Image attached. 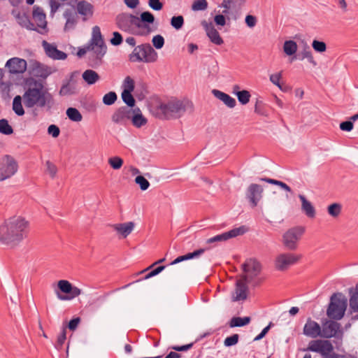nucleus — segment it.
Wrapping results in <instances>:
<instances>
[{
	"instance_id": "2f4dec72",
	"label": "nucleus",
	"mask_w": 358,
	"mask_h": 358,
	"mask_svg": "<svg viewBox=\"0 0 358 358\" xmlns=\"http://www.w3.org/2000/svg\"><path fill=\"white\" fill-rule=\"evenodd\" d=\"M206 250V248H200V249L196 250L192 252H189L185 255L179 256L171 263V265H174V264H178L182 261L189 260V259H192L194 258H198L201 255H203Z\"/></svg>"
},
{
	"instance_id": "6e6d98bb",
	"label": "nucleus",
	"mask_w": 358,
	"mask_h": 358,
	"mask_svg": "<svg viewBox=\"0 0 358 358\" xmlns=\"http://www.w3.org/2000/svg\"><path fill=\"white\" fill-rule=\"evenodd\" d=\"M46 165V172L50 175L52 178H54L56 176L57 173V166L50 161H47L45 163Z\"/></svg>"
},
{
	"instance_id": "c9c22d12",
	"label": "nucleus",
	"mask_w": 358,
	"mask_h": 358,
	"mask_svg": "<svg viewBox=\"0 0 358 358\" xmlns=\"http://www.w3.org/2000/svg\"><path fill=\"white\" fill-rule=\"evenodd\" d=\"M284 52L289 56L294 55L297 51V44L295 41H286L283 45Z\"/></svg>"
},
{
	"instance_id": "aec40b11",
	"label": "nucleus",
	"mask_w": 358,
	"mask_h": 358,
	"mask_svg": "<svg viewBox=\"0 0 358 358\" xmlns=\"http://www.w3.org/2000/svg\"><path fill=\"white\" fill-rule=\"evenodd\" d=\"M27 66L26 60L19 57L9 59L6 63V67L11 74L23 73L27 70Z\"/></svg>"
},
{
	"instance_id": "4468645a",
	"label": "nucleus",
	"mask_w": 358,
	"mask_h": 358,
	"mask_svg": "<svg viewBox=\"0 0 358 358\" xmlns=\"http://www.w3.org/2000/svg\"><path fill=\"white\" fill-rule=\"evenodd\" d=\"M341 324L333 320H327L321 326V337L324 338H341Z\"/></svg>"
},
{
	"instance_id": "423d86ee",
	"label": "nucleus",
	"mask_w": 358,
	"mask_h": 358,
	"mask_svg": "<svg viewBox=\"0 0 358 358\" xmlns=\"http://www.w3.org/2000/svg\"><path fill=\"white\" fill-rule=\"evenodd\" d=\"M347 308V299L341 293L334 294L327 310V316L336 320H341Z\"/></svg>"
},
{
	"instance_id": "052dcab7",
	"label": "nucleus",
	"mask_w": 358,
	"mask_h": 358,
	"mask_svg": "<svg viewBox=\"0 0 358 358\" xmlns=\"http://www.w3.org/2000/svg\"><path fill=\"white\" fill-rule=\"evenodd\" d=\"M282 78V73H278L271 74L270 76V81L275 85L278 86L280 89H282L281 85L280 83V80Z\"/></svg>"
},
{
	"instance_id": "e433bc0d",
	"label": "nucleus",
	"mask_w": 358,
	"mask_h": 358,
	"mask_svg": "<svg viewBox=\"0 0 358 358\" xmlns=\"http://www.w3.org/2000/svg\"><path fill=\"white\" fill-rule=\"evenodd\" d=\"M299 59L303 60L307 59L308 61L314 66L317 65V62L314 59L312 52L308 46H306L299 54Z\"/></svg>"
},
{
	"instance_id": "6ab92c4d",
	"label": "nucleus",
	"mask_w": 358,
	"mask_h": 358,
	"mask_svg": "<svg viewBox=\"0 0 358 358\" xmlns=\"http://www.w3.org/2000/svg\"><path fill=\"white\" fill-rule=\"evenodd\" d=\"M32 17L35 22L37 29L43 31V34L47 32V20L46 15L43 9L39 6H34L33 7Z\"/></svg>"
},
{
	"instance_id": "09e8293b",
	"label": "nucleus",
	"mask_w": 358,
	"mask_h": 358,
	"mask_svg": "<svg viewBox=\"0 0 358 358\" xmlns=\"http://www.w3.org/2000/svg\"><path fill=\"white\" fill-rule=\"evenodd\" d=\"M207 8L208 2L206 0H195L192 5V9L194 11L205 10Z\"/></svg>"
},
{
	"instance_id": "58836bf2",
	"label": "nucleus",
	"mask_w": 358,
	"mask_h": 358,
	"mask_svg": "<svg viewBox=\"0 0 358 358\" xmlns=\"http://www.w3.org/2000/svg\"><path fill=\"white\" fill-rule=\"evenodd\" d=\"M66 115L67 117L73 122H80L83 120V116L80 111L76 108H69L66 110Z\"/></svg>"
},
{
	"instance_id": "5fc2aeb1",
	"label": "nucleus",
	"mask_w": 358,
	"mask_h": 358,
	"mask_svg": "<svg viewBox=\"0 0 358 358\" xmlns=\"http://www.w3.org/2000/svg\"><path fill=\"white\" fill-rule=\"evenodd\" d=\"M313 48L318 52H324L327 50V45L324 42L314 40L312 43Z\"/></svg>"
},
{
	"instance_id": "bf43d9fd",
	"label": "nucleus",
	"mask_w": 358,
	"mask_h": 358,
	"mask_svg": "<svg viewBox=\"0 0 358 358\" xmlns=\"http://www.w3.org/2000/svg\"><path fill=\"white\" fill-rule=\"evenodd\" d=\"M66 329L65 328H63L61 334L58 336L57 337V343H56V345L55 347L57 348H62L63 344L64 343L65 341H66Z\"/></svg>"
},
{
	"instance_id": "f8f14e48",
	"label": "nucleus",
	"mask_w": 358,
	"mask_h": 358,
	"mask_svg": "<svg viewBox=\"0 0 358 358\" xmlns=\"http://www.w3.org/2000/svg\"><path fill=\"white\" fill-rule=\"evenodd\" d=\"M17 164L13 157L6 155L0 162V181L13 176L17 171Z\"/></svg>"
},
{
	"instance_id": "0eeeda50",
	"label": "nucleus",
	"mask_w": 358,
	"mask_h": 358,
	"mask_svg": "<svg viewBox=\"0 0 358 358\" xmlns=\"http://www.w3.org/2000/svg\"><path fill=\"white\" fill-rule=\"evenodd\" d=\"M90 48H92V57H95L96 60H101L106 52V46L98 26H95L92 29Z\"/></svg>"
},
{
	"instance_id": "ddd939ff",
	"label": "nucleus",
	"mask_w": 358,
	"mask_h": 358,
	"mask_svg": "<svg viewBox=\"0 0 358 358\" xmlns=\"http://www.w3.org/2000/svg\"><path fill=\"white\" fill-rule=\"evenodd\" d=\"M57 287L62 292L69 294H58L57 296L60 300H71L78 296L82 293V290L80 288L73 286L72 284L66 280H59L57 282Z\"/></svg>"
},
{
	"instance_id": "b1692460",
	"label": "nucleus",
	"mask_w": 358,
	"mask_h": 358,
	"mask_svg": "<svg viewBox=\"0 0 358 358\" xmlns=\"http://www.w3.org/2000/svg\"><path fill=\"white\" fill-rule=\"evenodd\" d=\"M201 25L212 43L217 45H220L224 43V41L220 36L218 31L215 28L212 22H208L206 20H203L201 22Z\"/></svg>"
},
{
	"instance_id": "de8ad7c7",
	"label": "nucleus",
	"mask_w": 358,
	"mask_h": 358,
	"mask_svg": "<svg viewBox=\"0 0 358 358\" xmlns=\"http://www.w3.org/2000/svg\"><path fill=\"white\" fill-rule=\"evenodd\" d=\"M122 87L123 92H132L135 87L134 80L130 76H127L124 80Z\"/></svg>"
},
{
	"instance_id": "79ce46f5",
	"label": "nucleus",
	"mask_w": 358,
	"mask_h": 358,
	"mask_svg": "<svg viewBox=\"0 0 358 358\" xmlns=\"http://www.w3.org/2000/svg\"><path fill=\"white\" fill-rule=\"evenodd\" d=\"M76 93V87L70 83L63 85L59 90V95L62 96L72 95Z\"/></svg>"
},
{
	"instance_id": "7ed1b4c3",
	"label": "nucleus",
	"mask_w": 358,
	"mask_h": 358,
	"mask_svg": "<svg viewBox=\"0 0 358 358\" xmlns=\"http://www.w3.org/2000/svg\"><path fill=\"white\" fill-rule=\"evenodd\" d=\"M23 101L26 108H31L34 106L47 108L50 110L53 105V97L42 84L36 85L34 87H29L23 96Z\"/></svg>"
},
{
	"instance_id": "0e129e2a",
	"label": "nucleus",
	"mask_w": 358,
	"mask_h": 358,
	"mask_svg": "<svg viewBox=\"0 0 358 358\" xmlns=\"http://www.w3.org/2000/svg\"><path fill=\"white\" fill-rule=\"evenodd\" d=\"M148 5L152 9L155 10H160L163 8V4L160 2L159 0H149Z\"/></svg>"
},
{
	"instance_id": "6e6552de",
	"label": "nucleus",
	"mask_w": 358,
	"mask_h": 358,
	"mask_svg": "<svg viewBox=\"0 0 358 358\" xmlns=\"http://www.w3.org/2000/svg\"><path fill=\"white\" fill-rule=\"evenodd\" d=\"M304 233V228L296 227L287 230L282 236V243L289 250H296L298 242Z\"/></svg>"
},
{
	"instance_id": "4be33fe9",
	"label": "nucleus",
	"mask_w": 358,
	"mask_h": 358,
	"mask_svg": "<svg viewBox=\"0 0 358 358\" xmlns=\"http://www.w3.org/2000/svg\"><path fill=\"white\" fill-rule=\"evenodd\" d=\"M76 13L82 16L83 21L85 22L92 17L94 13V6L87 1H79L76 3Z\"/></svg>"
},
{
	"instance_id": "72a5a7b5",
	"label": "nucleus",
	"mask_w": 358,
	"mask_h": 358,
	"mask_svg": "<svg viewBox=\"0 0 358 358\" xmlns=\"http://www.w3.org/2000/svg\"><path fill=\"white\" fill-rule=\"evenodd\" d=\"M22 99H23L22 96L17 95L14 97L13 101V110L18 116H22L24 115V110L22 104Z\"/></svg>"
},
{
	"instance_id": "f03ea898",
	"label": "nucleus",
	"mask_w": 358,
	"mask_h": 358,
	"mask_svg": "<svg viewBox=\"0 0 358 358\" xmlns=\"http://www.w3.org/2000/svg\"><path fill=\"white\" fill-rule=\"evenodd\" d=\"M155 22L154 15L149 12H143L140 17L129 13H121L116 17L117 27L124 31L137 36H148L154 30L150 24Z\"/></svg>"
},
{
	"instance_id": "1a4fd4ad",
	"label": "nucleus",
	"mask_w": 358,
	"mask_h": 358,
	"mask_svg": "<svg viewBox=\"0 0 358 358\" xmlns=\"http://www.w3.org/2000/svg\"><path fill=\"white\" fill-rule=\"evenodd\" d=\"M301 258V255L291 252L280 253L275 257V267L278 271H284L290 266L296 264Z\"/></svg>"
},
{
	"instance_id": "39448f33",
	"label": "nucleus",
	"mask_w": 358,
	"mask_h": 358,
	"mask_svg": "<svg viewBox=\"0 0 358 358\" xmlns=\"http://www.w3.org/2000/svg\"><path fill=\"white\" fill-rule=\"evenodd\" d=\"M157 58V52L149 43L135 47L129 56L130 61L133 62L152 63L156 62Z\"/></svg>"
},
{
	"instance_id": "8fccbe9b",
	"label": "nucleus",
	"mask_w": 358,
	"mask_h": 358,
	"mask_svg": "<svg viewBox=\"0 0 358 358\" xmlns=\"http://www.w3.org/2000/svg\"><path fill=\"white\" fill-rule=\"evenodd\" d=\"M132 92H122V99L123 101L129 106L133 107L135 105V99L133 97Z\"/></svg>"
},
{
	"instance_id": "a19ab883",
	"label": "nucleus",
	"mask_w": 358,
	"mask_h": 358,
	"mask_svg": "<svg viewBox=\"0 0 358 358\" xmlns=\"http://www.w3.org/2000/svg\"><path fill=\"white\" fill-rule=\"evenodd\" d=\"M0 133L4 135H10L13 133V129L6 119L0 120Z\"/></svg>"
},
{
	"instance_id": "49530a36",
	"label": "nucleus",
	"mask_w": 358,
	"mask_h": 358,
	"mask_svg": "<svg viewBox=\"0 0 358 358\" xmlns=\"http://www.w3.org/2000/svg\"><path fill=\"white\" fill-rule=\"evenodd\" d=\"M357 289L350 298V307L353 312H358V286H357Z\"/></svg>"
},
{
	"instance_id": "7c9ffc66",
	"label": "nucleus",
	"mask_w": 358,
	"mask_h": 358,
	"mask_svg": "<svg viewBox=\"0 0 358 358\" xmlns=\"http://www.w3.org/2000/svg\"><path fill=\"white\" fill-rule=\"evenodd\" d=\"M299 198L301 201V210L308 217L313 218L315 216V209L312 203L306 199L305 196L299 195Z\"/></svg>"
},
{
	"instance_id": "864d4df0",
	"label": "nucleus",
	"mask_w": 358,
	"mask_h": 358,
	"mask_svg": "<svg viewBox=\"0 0 358 358\" xmlns=\"http://www.w3.org/2000/svg\"><path fill=\"white\" fill-rule=\"evenodd\" d=\"M135 182L140 186L141 189L143 191L148 189L150 186L148 180L142 176H138L135 178Z\"/></svg>"
},
{
	"instance_id": "20e7f679",
	"label": "nucleus",
	"mask_w": 358,
	"mask_h": 358,
	"mask_svg": "<svg viewBox=\"0 0 358 358\" xmlns=\"http://www.w3.org/2000/svg\"><path fill=\"white\" fill-rule=\"evenodd\" d=\"M188 104L187 101L174 99L166 103H162L157 110L166 119L178 118L185 114Z\"/></svg>"
},
{
	"instance_id": "603ef678",
	"label": "nucleus",
	"mask_w": 358,
	"mask_h": 358,
	"mask_svg": "<svg viewBox=\"0 0 358 358\" xmlns=\"http://www.w3.org/2000/svg\"><path fill=\"white\" fill-rule=\"evenodd\" d=\"M117 98V96L115 92H110L103 96V102L104 104L110 106L115 102Z\"/></svg>"
},
{
	"instance_id": "f704fd0d",
	"label": "nucleus",
	"mask_w": 358,
	"mask_h": 358,
	"mask_svg": "<svg viewBox=\"0 0 358 358\" xmlns=\"http://www.w3.org/2000/svg\"><path fill=\"white\" fill-rule=\"evenodd\" d=\"M250 322V317H234L231 319L229 322V327H243L245 325H247Z\"/></svg>"
},
{
	"instance_id": "f3484780",
	"label": "nucleus",
	"mask_w": 358,
	"mask_h": 358,
	"mask_svg": "<svg viewBox=\"0 0 358 358\" xmlns=\"http://www.w3.org/2000/svg\"><path fill=\"white\" fill-rule=\"evenodd\" d=\"M242 268L244 274L241 276H247V280L251 281L260 273L261 265L256 259H249L243 264Z\"/></svg>"
},
{
	"instance_id": "bb28decb",
	"label": "nucleus",
	"mask_w": 358,
	"mask_h": 358,
	"mask_svg": "<svg viewBox=\"0 0 358 358\" xmlns=\"http://www.w3.org/2000/svg\"><path fill=\"white\" fill-rule=\"evenodd\" d=\"M63 15L66 19L65 31L73 29L78 23V17L77 13L71 9H66Z\"/></svg>"
},
{
	"instance_id": "c85d7f7f",
	"label": "nucleus",
	"mask_w": 358,
	"mask_h": 358,
	"mask_svg": "<svg viewBox=\"0 0 358 358\" xmlns=\"http://www.w3.org/2000/svg\"><path fill=\"white\" fill-rule=\"evenodd\" d=\"M212 94L219 100L222 101L227 107L233 108L236 105L235 99L230 96L229 94L220 91L218 90H213Z\"/></svg>"
},
{
	"instance_id": "3c124183",
	"label": "nucleus",
	"mask_w": 358,
	"mask_h": 358,
	"mask_svg": "<svg viewBox=\"0 0 358 358\" xmlns=\"http://www.w3.org/2000/svg\"><path fill=\"white\" fill-rule=\"evenodd\" d=\"M171 24L176 29H180L184 24V18L182 15L173 16L171 20Z\"/></svg>"
},
{
	"instance_id": "680f3d73",
	"label": "nucleus",
	"mask_w": 358,
	"mask_h": 358,
	"mask_svg": "<svg viewBox=\"0 0 358 358\" xmlns=\"http://www.w3.org/2000/svg\"><path fill=\"white\" fill-rule=\"evenodd\" d=\"M110 43L113 45H120L122 43V37L121 34L117 31L113 32V38L110 39Z\"/></svg>"
},
{
	"instance_id": "dca6fc26",
	"label": "nucleus",
	"mask_w": 358,
	"mask_h": 358,
	"mask_svg": "<svg viewBox=\"0 0 358 358\" xmlns=\"http://www.w3.org/2000/svg\"><path fill=\"white\" fill-rule=\"evenodd\" d=\"M246 231L244 226L234 228L229 231L224 232L221 234L216 235L206 240V243L212 244L217 242L226 241L230 238H235L238 236L243 235Z\"/></svg>"
},
{
	"instance_id": "13d9d810",
	"label": "nucleus",
	"mask_w": 358,
	"mask_h": 358,
	"mask_svg": "<svg viewBox=\"0 0 358 358\" xmlns=\"http://www.w3.org/2000/svg\"><path fill=\"white\" fill-rule=\"evenodd\" d=\"M238 334H233L231 336L227 337L224 341L225 346L229 347L236 345L238 341Z\"/></svg>"
},
{
	"instance_id": "2eb2a0df",
	"label": "nucleus",
	"mask_w": 358,
	"mask_h": 358,
	"mask_svg": "<svg viewBox=\"0 0 358 358\" xmlns=\"http://www.w3.org/2000/svg\"><path fill=\"white\" fill-rule=\"evenodd\" d=\"M12 14L15 17L17 24L21 27L27 30L36 31L40 34H43V31L37 29L35 24L31 21L29 14L25 11L13 10L12 11Z\"/></svg>"
},
{
	"instance_id": "ea45409f",
	"label": "nucleus",
	"mask_w": 358,
	"mask_h": 358,
	"mask_svg": "<svg viewBox=\"0 0 358 358\" xmlns=\"http://www.w3.org/2000/svg\"><path fill=\"white\" fill-rule=\"evenodd\" d=\"M259 180L265 181L269 184L278 185V186L280 187L282 189H283L284 190L289 192H290L292 191L291 188L286 183H285L282 181H280V180H277L275 179L268 178H259Z\"/></svg>"
},
{
	"instance_id": "774afa93",
	"label": "nucleus",
	"mask_w": 358,
	"mask_h": 358,
	"mask_svg": "<svg viewBox=\"0 0 358 358\" xmlns=\"http://www.w3.org/2000/svg\"><path fill=\"white\" fill-rule=\"evenodd\" d=\"M245 23L250 28H252L257 24V17L254 15H248L245 17Z\"/></svg>"
},
{
	"instance_id": "338daca9",
	"label": "nucleus",
	"mask_w": 358,
	"mask_h": 358,
	"mask_svg": "<svg viewBox=\"0 0 358 358\" xmlns=\"http://www.w3.org/2000/svg\"><path fill=\"white\" fill-rule=\"evenodd\" d=\"M353 126L352 121H345L340 124V129L343 131H350L352 130Z\"/></svg>"
},
{
	"instance_id": "9d476101",
	"label": "nucleus",
	"mask_w": 358,
	"mask_h": 358,
	"mask_svg": "<svg viewBox=\"0 0 358 358\" xmlns=\"http://www.w3.org/2000/svg\"><path fill=\"white\" fill-rule=\"evenodd\" d=\"M307 350L317 352L324 358L334 351L331 342L327 339H317L311 341L307 348Z\"/></svg>"
},
{
	"instance_id": "f257e3e1",
	"label": "nucleus",
	"mask_w": 358,
	"mask_h": 358,
	"mask_svg": "<svg viewBox=\"0 0 358 358\" xmlns=\"http://www.w3.org/2000/svg\"><path fill=\"white\" fill-rule=\"evenodd\" d=\"M29 223L21 216L5 220L0 225V243L10 248L17 247L29 234Z\"/></svg>"
},
{
	"instance_id": "37998d69",
	"label": "nucleus",
	"mask_w": 358,
	"mask_h": 358,
	"mask_svg": "<svg viewBox=\"0 0 358 358\" xmlns=\"http://www.w3.org/2000/svg\"><path fill=\"white\" fill-rule=\"evenodd\" d=\"M342 206L340 203H334L327 208L328 213L333 217H337L341 213Z\"/></svg>"
},
{
	"instance_id": "a211bd4d",
	"label": "nucleus",
	"mask_w": 358,
	"mask_h": 358,
	"mask_svg": "<svg viewBox=\"0 0 358 358\" xmlns=\"http://www.w3.org/2000/svg\"><path fill=\"white\" fill-rule=\"evenodd\" d=\"M247 276H241L236 282V288L232 294V299L234 301H244L248 297V287L247 282Z\"/></svg>"
},
{
	"instance_id": "393cba45",
	"label": "nucleus",
	"mask_w": 358,
	"mask_h": 358,
	"mask_svg": "<svg viewBox=\"0 0 358 358\" xmlns=\"http://www.w3.org/2000/svg\"><path fill=\"white\" fill-rule=\"evenodd\" d=\"M263 188L257 184H251L247 190L246 196L253 207L256 206L262 197Z\"/></svg>"
},
{
	"instance_id": "473e14b6",
	"label": "nucleus",
	"mask_w": 358,
	"mask_h": 358,
	"mask_svg": "<svg viewBox=\"0 0 358 358\" xmlns=\"http://www.w3.org/2000/svg\"><path fill=\"white\" fill-rule=\"evenodd\" d=\"M82 78L89 85H92L100 80L99 75L92 69L85 70L82 74Z\"/></svg>"
},
{
	"instance_id": "412c9836",
	"label": "nucleus",
	"mask_w": 358,
	"mask_h": 358,
	"mask_svg": "<svg viewBox=\"0 0 358 358\" xmlns=\"http://www.w3.org/2000/svg\"><path fill=\"white\" fill-rule=\"evenodd\" d=\"M134 113L132 108L127 106L118 108L112 115V121L117 124L124 125L130 120L131 115Z\"/></svg>"
},
{
	"instance_id": "9b49d317",
	"label": "nucleus",
	"mask_w": 358,
	"mask_h": 358,
	"mask_svg": "<svg viewBox=\"0 0 358 358\" xmlns=\"http://www.w3.org/2000/svg\"><path fill=\"white\" fill-rule=\"evenodd\" d=\"M307 350L317 352L324 358L334 351L331 342L327 339H317L311 341L307 348Z\"/></svg>"
},
{
	"instance_id": "4d7b16f0",
	"label": "nucleus",
	"mask_w": 358,
	"mask_h": 358,
	"mask_svg": "<svg viewBox=\"0 0 358 358\" xmlns=\"http://www.w3.org/2000/svg\"><path fill=\"white\" fill-rule=\"evenodd\" d=\"M152 44L157 49H161L164 45V38L161 35H156L152 38Z\"/></svg>"
},
{
	"instance_id": "4c0bfd02",
	"label": "nucleus",
	"mask_w": 358,
	"mask_h": 358,
	"mask_svg": "<svg viewBox=\"0 0 358 358\" xmlns=\"http://www.w3.org/2000/svg\"><path fill=\"white\" fill-rule=\"evenodd\" d=\"M34 66V71L37 76L45 78L51 73L50 69L40 63H35Z\"/></svg>"
},
{
	"instance_id": "cd10ccee",
	"label": "nucleus",
	"mask_w": 358,
	"mask_h": 358,
	"mask_svg": "<svg viewBox=\"0 0 358 358\" xmlns=\"http://www.w3.org/2000/svg\"><path fill=\"white\" fill-rule=\"evenodd\" d=\"M135 224L133 222H128L121 224H115L112 227L120 234L123 238H127L134 230Z\"/></svg>"
},
{
	"instance_id": "5701e85b",
	"label": "nucleus",
	"mask_w": 358,
	"mask_h": 358,
	"mask_svg": "<svg viewBox=\"0 0 358 358\" xmlns=\"http://www.w3.org/2000/svg\"><path fill=\"white\" fill-rule=\"evenodd\" d=\"M303 333L312 338L321 337V326L310 317L308 318L303 329Z\"/></svg>"
},
{
	"instance_id": "a878e982",
	"label": "nucleus",
	"mask_w": 358,
	"mask_h": 358,
	"mask_svg": "<svg viewBox=\"0 0 358 358\" xmlns=\"http://www.w3.org/2000/svg\"><path fill=\"white\" fill-rule=\"evenodd\" d=\"M43 46L45 50L46 55L55 59H65L67 57L66 54L57 49V48L47 41H43Z\"/></svg>"
},
{
	"instance_id": "c756f323",
	"label": "nucleus",
	"mask_w": 358,
	"mask_h": 358,
	"mask_svg": "<svg viewBox=\"0 0 358 358\" xmlns=\"http://www.w3.org/2000/svg\"><path fill=\"white\" fill-rule=\"evenodd\" d=\"M133 110L134 113L131 115L130 117L132 124L136 128H141L145 125L148 122V120L142 115L141 110L137 108L133 109Z\"/></svg>"
},
{
	"instance_id": "69168bd1",
	"label": "nucleus",
	"mask_w": 358,
	"mask_h": 358,
	"mask_svg": "<svg viewBox=\"0 0 358 358\" xmlns=\"http://www.w3.org/2000/svg\"><path fill=\"white\" fill-rule=\"evenodd\" d=\"M165 268V266H158L157 268H156L155 269L152 270V271H150V273H148V274H146L145 275V277L143 278L144 280H147L150 278H152L155 275H157V274H159L160 272H162L164 269Z\"/></svg>"
},
{
	"instance_id": "e2e57ef3",
	"label": "nucleus",
	"mask_w": 358,
	"mask_h": 358,
	"mask_svg": "<svg viewBox=\"0 0 358 358\" xmlns=\"http://www.w3.org/2000/svg\"><path fill=\"white\" fill-rule=\"evenodd\" d=\"M48 134L51 135L53 138H57L59 135L60 130L57 126L55 124H51L48 128Z\"/></svg>"
},
{
	"instance_id": "c03bdc74",
	"label": "nucleus",
	"mask_w": 358,
	"mask_h": 358,
	"mask_svg": "<svg viewBox=\"0 0 358 358\" xmlns=\"http://www.w3.org/2000/svg\"><path fill=\"white\" fill-rule=\"evenodd\" d=\"M108 164L115 170L120 169L123 165V159L117 156L110 157L108 159Z\"/></svg>"
},
{
	"instance_id": "a18cd8bd",
	"label": "nucleus",
	"mask_w": 358,
	"mask_h": 358,
	"mask_svg": "<svg viewBox=\"0 0 358 358\" xmlns=\"http://www.w3.org/2000/svg\"><path fill=\"white\" fill-rule=\"evenodd\" d=\"M236 96L242 105H246L250 101L251 94L249 91L243 90L241 92H237Z\"/></svg>"
}]
</instances>
